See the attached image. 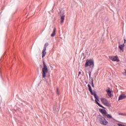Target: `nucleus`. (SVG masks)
<instances>
[{"instance_id":"1","label":"nucleus","mask_w":126,"mask_h":126,"mask_svg":"<svg viewBox=\"0 0 126 126\" xmlns=\"http://www.w3.org/2000/svg\"><path fill=\"white\" fill-rule=\"evenodd\" d=\"M43 67L42 69L41 73H42V78H45L47 75V73H48V66L46 64V63H45V61H43Z\"/></svg>"},{"instance_id":"2","label":"nucleus","mask_w":126,"mask_h":126,"mask_svg":"<svg viewBox=\"0 0 126 126\" xmlns=\"http://www.w3.org/2000/svg\"><path fill=\"white\" fill-rule=\"evenodd\" d=\"M48 46H49V43L48 42L44 44L43 49L42 51V59H43L44 58L45 56H46V55H47V52H46V51H47V47H48Z\"/></svg>"},{"instance_id":"3","label":"nucleus","mask_w":126,"mask_h":126,"mask_svg":"<svg viewBox=\"0 0 126 126\" xmlns=\"http://www.w3.org/2000/svg\"><path fill=\"white\" fill-rule=\"evenodd\" d=\"M99 121L100 124H102V125H104V126H107V125H108V121H107V120H106V119H105L102 116L99 117Z\"/></svg>"},{"instance_id":"4","label":"nucleus","mask_w":126,"mask_h":126,"mask_svg":"<svg viewBox=\"0 0 126 126\" xmlns=\"http://www.w3.org/2000/svg\"><path fill=\"white\" fill-rule=\"evenodd\" d=\"M94 64V61L92 59L87 60L86 62L85 66H90Z\"/></svg>"},{"instance_id":"5","label":"nucleus","mask_w":126,"mask_h":126,"mask_svg":"<svg viewBox=\"0 0 126 126\" xmlns=\"http://www.w3.org/2000/svg\"><path fill=\"white\" fill-rule=\"evenodd\" d=\"M101 102L103 104V105H105V106H107V107H109V102L108 101V100L105 98H100Z\"/></svg>"},{"instance_id":"6","label":"nucleus","mask_w":126,"mask_h":126,"mask_svg":"<svg viewBox=\"0 0 126 126\" xmlns=\"http://www.w3.org/2000/svg\"><path fill=\"white\" fill-rule=\"evenodd\" d=\"M109 59L113 62H119V58L117 56H109Z\"/></svg>"},{"instance_id":"7","label":"nucleus","mask_w":126,"mask_h":126,"mask_svg":"<svg viewBox=\"0 0 126 126\" xmlns=\"http://www.w3.org/2000/svg\"><path fill=\"white\" fill-rule=\"evenodd\" d=\"M99 112L102 114L103 116H107V111L105 109H99Z\"/></svg>"},{"instance_id":"8","label":"nucleus","mask_w":126,"mask_h":126,"mask_svg":"<svg viewBox=\"0 0 126 126\" xmlns=\"http://www.w3.org/2000/svg\"><path fill=\"white\" fill-rule=\"evenodd\" d=\"M106 91L107 93L108 96H109L110 97H112V91H111V90H110V88L106 90Z\"/></svg>"},{"instance_id":"9","label":"nucleus","mask_w":126,"mask_h":126,"mask_svg":"<svg viewBox=\"0 0 126 126\" xmlns=\"http://www.w3.org/2000/svg\"><path fill=\"white\" fill-rule=\"evenodd\" d=\"M126 95L125 94H121L119 97V100H124V99H126Z\"/></svg>"},{"instance_id":"10","label":"nucleus","mask_w":126,"mask_h":126,"mask_svg":"<svg viewBox=\"0 0 126 126\" xmlns=\"http://www.w3.org/2000/svg\"><path fill=\"white\" fill-rule=\"evenodd\" d=\"M119 48L120 49L122 52H124V49L125 48V44H123L122 45H119Z\"/></svg>"},{"instance_id":"11","label":"nucleus","mask_w":126,"mask_h":126,"mask_svg":"<svg viewBox=\"0 0 126 126\" xmlns=\"http://www.w3.org/2000/svg\"><path fill=\"white\" fill-rule=\"evenodd\" d=\"M88 86L89 87V90L91 95H93V91H92V88H91V86H90V84H88Z\"/></svg>"},{"instance_id":"12","label":"nucleus","mask_w":126,"mask_h":126,"mask_svg":"<svg viewBox=\"0 0 126 126\" xmlns=\"http://www.w3.org/2000/svg\"><path fill=\"white\" fill-rule=\"evenodd\" d=\"M56 30H57V29L54 28L53 30V32H52V33L51 35V37H54V36H55V35H56Z\"/></svg>"},{"instance_id":"13","label":"nucleus","mask_w":126,"mask_h":126,"mask_svg":"<svg viewBox=\"0 0 126 126\" xmlns=\"http://www.w3.org/2000/svg\"><path fill=\"white\" fill-rule=\"evenodd\" d=\"M93 95H94V98H95L96 100H97V101H99V100H98V99H99V96H97V95L96 94V93H94V94L93 93Z\"/></svg>"},{"instance_id":"14","label":"nucleus","mask_w":126,"mask_h":126,"mask_svg":"<svg viewBox=\"0 0 126 126\" xmlns=\"http://www.w3.org/2000/svg\"><path fill=\"white\" fill-rule=\"evenodd\" d=\"M95 102L96 103V104H97V105H98V106H99V107H100L101 108H104L103 107V106H102V105H101L99 102H98V101H97V100H95Z\"/></svg>"},{"instance_id":"15","label":"nucleus","mask_w":126,"mask_h":126,"mask_svg":"<svg viewBox=\"0 0 126 126\" xmlns=\"http://www.w3.org/2000/svg\"><path fill=\"white\" fill-rule=\"evenodd\" d=\"M91 82H90V84H92V87L94 88V83L93 82V78H91Z\"/></svg>"},{"instance_id":"16","label":"nucleus","mask_w":126,"mask_h":126,"mask_svg":"<svg viewBox=\"0 0 126 126\" xmlns=\"http://www.w3.org/2000/svg\"><path fill=\"white\" fill-rule=\"evenodd\" d=\"M105 116H106V117H107V118H108V119H112L113 117H112V115H110V114H106V115H105Z\"/></svg>"},{"instance_id":"17","label":"nucleus","mask_w":126,"mask_h":126,"mask_svg":"<svg viewBox=\"0 0 126 126\" xmlns=\"http://www.w3.org/2000/svg\"><path fill=\"white\" fill-rule=\"evenodd\" d=\"M61 23H63V20H64V16H62L61 17Z\"/></svg>"},{"instance_id":"18","label":"nucleus","mask_w":126,"mask_h":126,"mask_svg":"<svg viewBox=\"0 0 126 126\" xmlns=\"http://www.w3.org/2000/svg\"><path fill=\"white\" fill-rule=\"evenodd\" d=\"M56 94L57 95H60V93H59V89L58 88H57Z\"/></svg>"},{"instance_id":"19","label":"nucleus","mask_w":126,"mask_h":126,"mask_svg":"<svg viewBox=\"0 0 126 126\" xmlns=\"http://www.w3.org/2000/svg\"><path fill=\"white\" fill-rule=\"evenodd\" d=\"M89 78L91 80V72H89Z\"/></svg>"},{"instance_id":"20","label":"nucleus","mask_w":126,"mask_h":126,"mask_svg":"<svg viewBox=\"0 0 126 126\" xmlns=\"http://www.w3.org/2000/svg\"><path fill=\"white\" fill-rule=\"evenodd\" d=\"M80 74H81V72H78V76H79V75H80Z\"/></svg>"},{"instance_id":"21","label":"nucleus","mask_w":126,"mask_h":126,"mask_svg":"<svg viewBox=\"0 0 126 126\" xmlns=\"http://www.w3.org/2000/svg\"><path fill=\"white\" fill-rule=\"evenodd\" d=\"M124 75H126V70L125 72Z\"/></svg>"},{"instance_id":"22","label":"nucleus","mask_w":126,"mask_h":126,"mask_svg":"<svg viewBox=\"0 0 126 126\" xmlns=\"http://www.w3.org/2000/svg\"><path fill=\"white\" fill-rule=\"evenodd\" d=\"M125 43H126V39H124Z\"/></svg>"}]
</instances>
